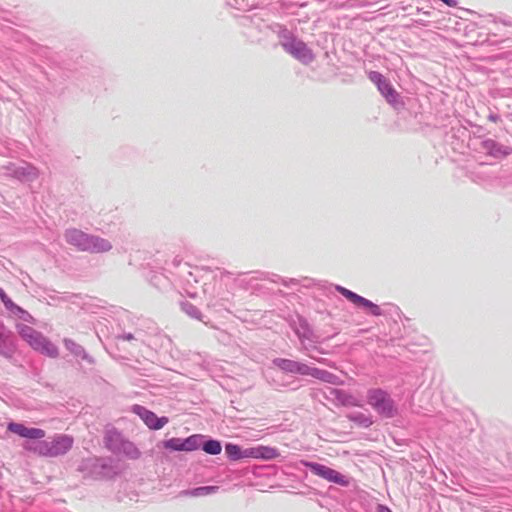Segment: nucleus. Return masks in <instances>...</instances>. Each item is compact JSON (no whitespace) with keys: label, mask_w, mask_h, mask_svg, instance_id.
Returning <instances> with one entry per match:
<instances>
[{"label":"nucleus","mask_w":512,"mask_h":512,"mask_svg":"<svg viewBox=\"0 0 512 512\" xmlns=\"http://www.w3.org/2000/svg\"><path fill=\"white\" fill-rule=\"evenodd\" d=\"M64 237L68 244L74 246L79 251L103 253L112 248L108 240L99 236L86 234L76 228L67 229L64 233Z\"/></svg>","instance_id":"nucleus-1"},{"label":"nucleus","mask_w":512,"mask_h":512,"mask_svg":"<svg viewBox=\"0 0 512 512\" xmlns=\"http://www.w3.org/2000/svg\"><path fill=\"white\" fill-rule=\"evenodd\" d=\"M217 487L215 486H203L194 488L192 490L184 491L183 494L191 496V497H200V496H206L211 493H214L217 491Z\"/></svg>","instance_id":"nucleus-13"},{"label":"nucleus","mask_w":512,"mask_h":512,"mask_svg":"<svg viewBox=\"0 0 512 512\" xmlns=\"http://www.w3.org/2000/svg\"><path fill=\"white\" fill-rule=\"evenodd\" d=\"M73 445V439L67 435H60L54 438L52 441L40 442L35 450L43 456L55 457L66 453L71 449Z\"/></svg>","instance_id":"nucleus-3"},{"label":"nucleus","mask_w":512,"mask_h":512,"mask_svg":"<svg viewBox=\"0 0 512 512\" xmlns=\"http://www.w3.org/2000/svg\"><path fill=\"white\" fill-rule=\"evenodd\" d=\"M449 7H456L457 1L456 0H441Z\"/></svg>","instance_id":"nucleus-21"},{"label":"nucleus","mask_w":512,"mask_h":512,"mask_svg":"<svg viewBox=\"0 0 512 512\" xmlns=\"http://www.w3.org/2000/svg\"><path fill=\"white\" fill-rule=\"evenodd\" d=\"M369 79L377 86L380 93L389 103L395 104L397 102L398 93L382 74L372 71L369 74Z\"/></svg>","instance_id":"nucleus-8"},{"label":"nucleus","mask_w":512,"mask_h":512,"mask_svg":"<svg viewBox=\"0 0 512 512\" xmlns=\"http://www.w3.org/2000/svg\"><path fill=\"white\" fill-rule=\"evenodd\" d=\"M265 458H273L276 456V451L274 449L266 448L265 454H262Z\"/></svg>","instance_id":"nucleus-20"},{"label":"nucleus","mask_w":512,"mask_h":512,"mask_svg":"<svg viewBox=\"0 0 512 512\" xmlns=\"http://www.w3.org/2000/svg\"><path fill=\"white\" fill-rule=\"evenodd\" d=\"M124 339L127 340V341H131L134 339L133 335L132 334H127L124 336Z\"/></svg>","instance_id":"nucleus-22"},{"label":"nucleus","mask_w":512,"mask_h":512,"mask_svg":"<svg viewBox=\"0 0 512 512\" xmlns=\"http://www.w3.org/2000/svg\"><path fill=\"white\" fill-rule=\"evenodd\" d=\"M337 290L351 303H353L357 307H361L367 310L372 315L379 316L381 315V309L378 305L374 304L370 300L348 290L345 287L338 286Z\"/></svg>","instance_id":"nucleus-7"},{"label":"nucleus","mask_w":512,"mask_h":512,"mask_svg":"<svg viewBox=\"0 0 512 512\" xmlns=\"http://www.w3.org/2000/svg\"><path fill=\"white\" fill-rule=\"evenodd\" d=\"M225 452L231 459H239L241 457L240 447L235 444H227L225 446Z\"/></svg>","instance_id":"nucleus-18"},{"label":"nucleus","mask_w":512,"mask_h":512,"mask_svg":"<svg viewBox=\"0 0 512 512\" xmlns=\"http://www.w3.org/2000/svg\"><path fill=\"white\" fill-rule=\"evenodd\" d=\"M367 401L369 405L384 417L391 418L396 415V408L390 397L380 389H373L368 392Z\"/></svg>","instance_id":"nucleus-4"},{"label":"nucleus","mask_w":512,"mask_h":512,"mask_svg":"<svg viewBox=\"0 0 512 512\" xmlns=\"http://www.w3.org/2000/svg\"><path fill=\"white\" fill-rule=\"evenodd\" d=\"M274 365L280 368L283 371L290 373H298L302 375H311L316 378H322L324 372L318 370L317 368L309 367L308 365L289 360V359H275L273 361Z\"/></svg>","instance_id":"nucleus-5"},{"label":"nucleus","mask_w":512,"mask_h":512,"mask_svg":"<svg viewBox=\"0 0 512 512\" xmlns=\"http://www.w3.org/2000/svg\"><path fill=\"white\" fill-rule=\"evenodd\" d=\"M283 47L289 54L305 64L314 59L312 51L300 40L293 39L291 42L285 43Z\"/></svg>","instance_id":"nucleus-10"},{"label":"nucleus","mask_w":512,"mask_h":512,"mask_svg":"<svg viewBox=\"0 0 512 512\" xmlns=\"http://www.w3.org/2000/svg\"><path fill=\"white\" fill-rule=\"evenodd\" d=\"M305 465L311 470L313 474L324 478L329 482H333L341 486L348 485V480L345 476L328 466L319 463H306Z\"/></svg>","instance_id":"nucleus-6"},{"label":"nucleus","mask_w":512,"mask_h":512,"mask_svg":"<svg viewBox=\"0 0 512 512\" xmlns=\"http://www.w3.org/2000/svg\"><path fill=\"white\" fill-rule=\"evenodd\" d=\"M19 334L34 350L51 358L58 356V348L32 327L21 325Z\"/></svg>","instance_id":"nucleus-2"},{"label":"nucleus","mask_w":512,"mask_h":512,"mask_svg":"<svg viewBox=\"0 0 512 512\" xmlns=\"http://www.w3.org/2000/svg\"><path fill=\"white\" fill-rule=\"evenodd\" d=\"M163 446L172 451H184L183 439L170 438L163 442Z\"/></svg>","instance_id":"nucleus-15"},{"label":"nucleus","mask_w":512,"mask_h":512,"mask_svg":"<svg viewBox=\"0 0 512 512\" xmlns=\"http://www.w3.org/2000/svg\"><path fill=\"white\" fill-rule=\"evenodd\" d=\"M121 451L130 459H138L141 455L140 450L130 441H123Z\"/></svg>","instance_id":"nucleus-12"},{"label":"nucleus","mask_w":512,"mask_h":512,"mask_svg":"<svg viewBox=\"0 0 512 512\" xmlns=\"http://www.w3.org/2000/svg\"><path fill=\"white\" fill-rule=\"evenodd\" d=\"M132 411L137 414L144 423L153 430H159L168 423L167 417H158L154 412L140 405H134Z\"/></svg>","instance_id":"nucleus-9"},{"label":"nucleus","mask_w":512,"mask_h":512,"mask_svg":"<svg viewBox=\"0 0 512 512\" xmlns=\"http://www.w3.org/2000/svg\"><path fill=\"white\" fill-rule=\"evenodd\" d=\"M203 450L211 455H218L221 453L222 446L217 440H209L203 445Z\"/></svg>","instance_id":"nucleus-16"},{"label":"nucleus","mask_w":512,"mask_h":512,"mask_svg":"<svg viewBox=\"0 0 512 512\" xmlns=\"http://www.w3.org/2000/svg\"><path fill=\"white\" fill-rule=\"evenodd\" d=\"M0 298L6 308L11 309L13 307H16L13 301L6 295L2 288H0Z\"/></svg>","instance_id":"nucleus-19"},{"label":"nucleus","mask_w":512,"mask_h":512,"mask_svg":"<svg viewBox=\"0 0 512 512\" xmlns=\"http://www.w3.org/2000/svg\"><path fill=\"white\" fill-rule=\"evenodd\" d=\"M199 439L200 435H191L183 439L184 451L190 452L197 450L200 446Z\"/></svg>","instance_id":"nucleus-14"},{"label":"nucleus","mask_w":512,"mask_h":512,"mask_svg":"<svg viewBox=\"0 0 512 512\" xmlns=\"http://www.w3.org/2000/svg\"><path fill=\"white\" fill-rule=\"evenodd\" d=\"M350 419L363 427H369L373 424L372 417L363 413H357L353 416H350Z\"/></svg>","instance_id":"nucleus-17"},{"label":"nucleus","mask_w":512,"mask_h":512,"mask_svg":"<svg viewBox=\"0 0 512 512\" xmlns=\"http://www.w3.org/2000/svg\"><path fill=\"white\" fill-rule=\"evenodd\" d=\"M8 430L12 433H15L23 438L28 439H41L45 437V431L39 428H28L21 423H10L8 425Z\"/></svg>","instance_id":"nucleus-11"}]
</instances>
